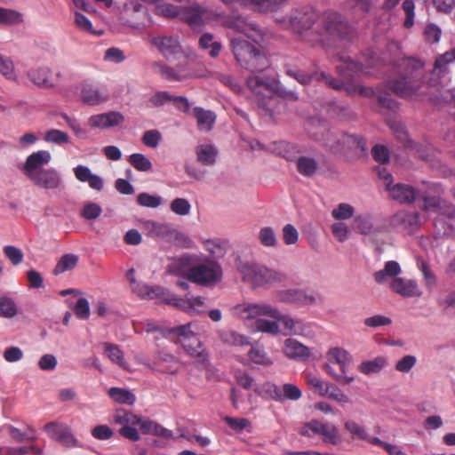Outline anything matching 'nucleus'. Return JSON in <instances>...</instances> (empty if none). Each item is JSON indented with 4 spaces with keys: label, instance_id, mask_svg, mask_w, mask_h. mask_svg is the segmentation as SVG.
<instances>
[{
    "label": "nucleus",
    "instance_id": "nucleus-57",
    "mask_svg": "<svg viewBox=\"0 0 455 455\" xmlns=\"http://www.w3.org/2000/svg\"><path fill=\"white\" fill-rule=\"evenodd\" d=\"M4 256L12 262V265L17 266L23 261L24 254L22 251L13 245H5L3 248Z\"/></svg>",
    "mask_w": 455,
    "mask_h": 455
},
{
    "label": "nucleus",
    "instance_id": "nucleus-15",
    "mask_svg": "<svg viewBox=\"0 0 455 455\" xmlns=\"http://www.w3.org/2000/svg\"><path fill=\"white\" fill-rule=\"evenodd\" d=\"M114 422L121 425L119 434L131 441L140 440V435L136 429V426H140L142 419L132 412L120 409L116 410L114 414Z\"/></svg>",
    "mask_w": 455,
    "mask_h": 455
},
{
    "label": "nucleus",
    "instance_id": "nucleus-9",
    "mask_svg": "<svg viewBox=\"0 0 455 455\" xmlns=\"http://www.w3.org/2000/svg\"><path fill=\"white\" fill-rule=\"evenodd\" d=\"M327 363L323 370L337 382L345 385L354 381L353 376H347V372L352 362V355L344 348L335 347L326 353Z\"/></svg>",
    "mask_w": 455,
    "mask_h": 455
},
{
    "label": "nucleus",
    "instance_id": "nucleus-48",
    "mask_svg": "<svg viewBox=\"0 0 455 455\" xmlns=\"http://www.w3.org/2000/svg\"><path fill=\"white\" fill-rule=\"evenodd\" d=\"M306 381L307 385L310 386L312 390L315 393H317L321 396H326L329 393L330 383H325L322 379H320L318 377H316L314 374H307L306 375Z\"/></svg>",
    "mask_w": 455,
    "mask_h": 455
},
{
    "label": "nucleus",
    "instance_id": "nucleus-38",
    "mask_svg": "<svg viewBox=\"0 0 455 455\" xmlns=\"http://www.w3.org/2000/svg\"><path fill=\"white\" fill-rule=\"evenodd\" d=\"M344 427L350 434L352 439L363 440L370 443V439L376 438V436L369 435L365 427L355 420H347L344 424Z\"/></svg>",
    "mask_w": 455,
    "mask_h": 455
},
{
    "label": "nucleus",
    "instance_id": "nucleus-45",
    "mask_svg": "<svg viewBox=\"0 0 455 455\" xmlns=\"http://www.w3.org/2000/svg\"><path fill=\"white\" fill-rule=\"evenodd\" d=\"M385 364L386 359L382 356H378L373 360L361 363L359 371L365 375L379 373L384 368Z\"/></svg>",
    "mask_w": 455,
    "mask_h": 455
},
{
    "label": "nucleus",
    "instance_id": "nucleus-10",
    "mask_svg": "<svg viewBox=\"0 0 455 455\" xmlns=\"http://www.w3.org/2000/svg\"><path fill=\"white\" fill-rule=\"evenodd\" d=\"M243 280L254 288L283 283L286 280L284 274L256 263H245L240 268Z\"/></svg>",
    "mask_w": 455,
    "mask_h": 455
},
{
    "label": "nucleus",
    "instance_id": "nucleus-29",
    "mask_svg": "<svg viewBox=\"0 0 455 455\" xmlns=\"http://www.w3.org/2000/svg\"><path fill=\"white\" fill-rule=\"evenodd\" d=\"M194 117L196 120L197 128L204 132L212 130L216 122V114L213 111L206 110L201 107H196L193 109Z\"/></svg>",
    "mask_w": 455,
    "mask_h": 455
},
{
    "label": "nucleus",
    "instance_id": "nucleus-58",
    "mask_svg": "<svg viewBox=\"0 0 455 455\" xmlns=\"http://www.w3.org/2000/svg\"><path fill=\"white\" fill-rule=\"evenodd\" d=\"M261 394L263 396L276 402H282L281 387L275 383L267 382L261 387Z\"/></svg>",
    "mask_w": 455,
    "mask_h": 455
},
{
    "label": "nucleus",
    "instance_id": "nucleus-17",
    "mask_svg": "<svg viewBox=\"0 0 455 455\" xmlns=\"http://www.w3.org/2000/svg\"><path fill=\"white\" fill-rule=\"evenodd\" d=\"M222 20V25L226 28L233 29L238 33L243 34L248 38L257 42L258 39L262 38V33L259 26L251 21H249L245 17L241 15L221 17L219 20Z\"/></svg>",
    "mask_w": 455,
    "mask_h": 455
},
{
    "label": "nucleus",
    "instance_id": "nucleus-27",
    "mask_svg": "<svg viewBox=\"0 0 455 455\" xmlns=\"http://www.w3.org/2000/svg\"><path fill=\"white\" fill-rule=\"evenodd\" d=\"M109 96L105 91L100 90L98 87L84 83L81 87V99L84 103L90 106H96L106 102Z\"/></svg>",
    "mask_w": 455,
    "mask_h": 455
},
{
    "label": "nucleus",
    "instance_id": "nucleus-18",
    "mask_svg": "<svg viewBox=\"0 0 455 455\" xmlns=\"http://www.w3.org/2000/svg\"><path fill=\"white\" fill-rule=\"evenodd\" d=\"M44 431L50 438L66 447H75L77 441L72 435L68 427L56 422H50L44 426Z\"/></svg>",
    "mask_w": 455,
    "mask_h": 455
},
{
    "label": "nucleus",
    "instance_id": "nucleus-16",
    "mask_svg": "<svg viewBox=\"0 0 455 455\" xmlns=\"http://www.w3.org/2000/svg\"><path fill=\"white\" fill-rule=\"evenodd\" d=\"M180 19L188 23L192 28H196L204 24L205 20H219L221 17V13L208 11L207 8L200 5L199 4H194L189 7L181 8Z\"/></svg>",
    "mask_w": 455,
    "mask_h": 455
},
{
    "label": "nucleus",
    "instance_id": "nucleus-26",
    "mask_svg": "<svg viewBox=\"0 0 455 455\" xmlns=\"http://www.w3.org/2000/svg\"><path fill=\"white\" fill-rule=\"evenodd\" d=\"M386 189L389 192V196L392 199L401 204H411L418 196L411 186L402 183H397L393 187H390V184H387Z\"/></svg>",
    "mask_w": 455,
    "mask_h": 455
},
{
    "label": "nucleus",
    "instance_id": "nucleus-49",
    "mask_svg": "<svg viewBox=\"0 0 455 455\" xmlns=\"http://www.w3.org/2000/svg\"><path fill=\"white\" fill-rule=\"evenodd\" d=\"M259 243L265 247H275L278 243L276 234L273 228L264 227L259 232Z\"/></svg>",
    "mask_w": 455,
    "mask_h": 455
},
{
    "label": "nucleus",
    "instance_id": "nucleus-4",
    "mask_svg": "<svg viewBox=\"0 0 455 455\" xmlns=\"http://www.w3.org/2000/svg\"><path fill=\"white\" fill-rule=\"evenodd\" d=\"M51 154L39 150L29 155L21 168L23 173L37 188L44 190H58L62 187L60 173L54 168H44L50 163Z\"/></svg>",
    "mask_w": 455,
    "mask_h": 455
},
{
    "label": "nucleus",
    "instance_id": "nucleus-24",
    "mask_svg": "<svg viewBox=\"0 0 455 455\" xmlns=\"http://www.w3.org/2000/svg\"><path fill=\"white\" fill-rule=\"evenodd\" d=\"M278 299L285 303H295L298 305H311L315 303L316 298L313 293L303 290H285L278 293Z\"/></svg>",
    "mask_w": 455,
    "mask_h": 455
},
{
    "label": "nucleus",
    "instance_id": "nucleus-14",
    "mask_svg": "<svg viewBox=\"0 0 455 455\" xmlns=\"http://www.w3.org/2000/svg\"><path fill=\"white\" fill-rule=\"evenodd\" d=\"M221 276L220 267L213 262L198 264L191 267L187 278L195 283L209 286L215 283Z\"/></svg>",
    "mask_w": 455,
    "mask_h": 455
},
{
    "label": "nucleus",
    "instance_id": "nucleus-23",
    "mask_svg": "<svg viewBox=\"0 0 455 455\" xmlns=\"http://www.w3.org/2000/svg\"><path fill=\"white\" fill-rule=\"evenodd\" d=\"M124 121V116L117 111H109L108 113L92 116L89 118V124L93 128L107 129L121 124Z\"/></svg>",
    "mask_w": 455,
    "mask_h": 455
},
{
    "label": "nucleus",
    "instance_id": "nucleus-55",
    "mask_svg": "<svg viewBox=\"0 0 455 455\" xmlns=\"http://www.w3.org/2000/svg\"><path fill=\"white\" fill-rule=\"evenodd\" d=\"M0 73L8 80H15L14 64L9 57L0 54Z\"/></svg>",
    "mask_w": 455,
    "mask_h": 455
},
{
    "label": "nucleus",
    "instance_id": "nucleus-63",
    "mask_svg": "<svg viewBox=\"0 0 455 455\" xmlns=\"http://www.w3.org/2000/svg\"><path fill=\"white\" fill-rule=\"evenodd\" d=\"M434 226L437 234L441 236H450L454 233V227L443 218L437 217L434 220Z\"/></svg>",
    "mask_w": 455,
    "mask_h": 455
},
{
    "label": "nucleus",
    "instance_id": "nucleus-2",
    "mask_svg": "<svg viewBox=\"0 0 455 455\" xmlns=\"http://www.w3.org/2000/svg\"><path fill=\"white\" fill-rule=\"evenodd\" d=\"M395 77L387 81L388 88L400 98H409L421 87L424 64L412 57H399L392 60Z\"/></svg>",
    "mask_w": 455,
    "mask_h": 455
},
{
    "label": "nucleus",
    "instance_id": "nucleus-41",
    "mask_svg": "<svg viewBox=\"0 0 455 455\" xmlns=\"http://www.w3.org/2000/svg\"><path fill=\"white\" fill-rule=\"evenodd\" d=\"M276 150L281 156L291 162L297 161L299 154L300 153L298 145L287 141H280L276 145Z\"/></svg>",
    "mask_w": 455,
    "mask_h": 455
},
{
    "label": "nucleus",
    "instance_id": "nucleus-35",
    "mask_svg": "<svg viewBox=\"0 0 455 455\" xmlns=\"http://www.w3.org/2000/svg\"><path fill=\"white\" fill-rule=\"evenodd\" d=\"M79 260V257L73 253L64 254L57 262L52 273L59 275L64 272L74 269Z\"/></svg>",
    "mask_w": 455,
    "mask_h": 455
},
{
    "label": "nucleus",
    "instance_id": "nucleus-7",
    "mask_svg": "<svg viewBox=\"0 0 455 455\" xmlns=\"http://www.w3.org/2000/svg\"><path fill=\"white\" fill-rule=\"evenodd\" d=\"M233 315L243 320L254 319L259 316H267L281 322L290 332H296L299 321L290 315H283L276 307L267 303H243L231 308Z\"/></svg>",
    "mask_w": 455,
    "mask_h": 455
},
{
    "label": "nucleus",
    "instance_id": "nucleus-12",
    "mask_svg": "<svg viewBox=\"0 0 455 455\" xmlns=\"http://www.w3.org/2000/svg\"><path fill=\"white\" fill-rule=\"evenodd\" d=\"M298 432L307 437L321 435L323 443L332 445H337L341 442L339 429L335 425L317 419L305 423L298 429Z\"/></svg>",
    "mask_w": 455,
    "mask_h": 455
},
{
    "label": "nucleus",
    "instance_id": "nucleus-50",
    "mask_svg": "<svg viewBox=\"0 0 455 455\" xmlns=\"http://www.w3.org/2000/svg\"><path fill=\"white\" fill-rule=\"evenodd\" d=\"M302 396L299 387L291 383H285L281 387V398L283 403L286 400L298 401Z\"/></svg>",
    "mask_w": 455,
    "mask_h": 455
},
{
    "label": "nucleus",
    "instance_id": "nucleus-61",
    "mask_svg": "<svg viewBox=\"0 0 455 455\" xmlns=\"http://www.w3.org/2000/svg\"><path fill=\"white\" fill-rule=\"evenodd\" d=\"M170 207L174 213L181 216L188 215L191 209L189 202L185 198H175Z\"/></svg>",
    "mask_w": 455,
    "mask_h": 455
},
{
    "label": "nucleus",
    "instance_id": "nucleus-42",
    "mask_svg": "<svg viewBox=\"0 0 455 455\" xmlns=\"http://www.w3.org/2000/svg\"><path fill=\"white\" fill-rule=\"evenodd\" d=\"M454 61L455 47L436 57L435 61V70L437 72L438 76H443L448 71L447 66Z\"/></svg>",
    "mask_w": 455,
    "mask_h": 455
},
{
    "label": "nucleus",
    "instance_id": "nucleus-64",
    "mask_svg": "<svg viewBox=\"0 0 455 455\" xmlns=\"http://www.w3.org/2000/svg\"><path fill=\"white\" fill-rule=\"evenodd\" d=\"M68 135L67 132H64L60 130L52 129L48 131L45 133L44 140L48 142H52L55 144H63L68 142Z\"/></svg>",
    "mask_w": 455,
    "mask_h": 455
},
{
    "label": "nucleus",
    "instance_id": "nucleus-32",
    "mask_svg": "<svg viewBox=\"0 0 455 455\" xmlns=\"http://www.w3.org/2000/svg\"><path fill=\"white\" fill-rule=\"evenodd\" d=\"M29 79L37 85L52 87L54 85L51 79V70L48 68H32L28 71Z\"/></svg>",
    "mask_w": 455,
    "mask_h": 455
},
{
    "label": "nucleus",
    "instance_id": "nucleus-30",
    "mask_svg": "<svg viewBox=\"0 0 455 455\" xmlns=\"http://www.w3.org/2000/svg\"><path fill=\"white\" fill-rule=\"evenodd\" d=\"M298 172L303 177H313L319 169V164L314 157L301 156L296 161Z\"/></svg>",
    "mask_w": 455,
    "mask_h": 455
},
{
    "label": "nucleus",
    "instance_id": "nucleus-39",
    "mask_svg": "<svg viewBox=\"0 0 455 455\" xmlns=\"http://www.w3.org/2000/svg\"><path fill=\"white\" fill-rule=\"evenodd\" d=\"M401 272L400 265L394 260L386 262L384 269L377 271L374 274V279L378 283H382L387 276L395 277Z\"/></svg>",
    "mask_w": 455,
    "mask_h": 455
},
{
    "label": "nucleus",
    "instance_id": "nucleus-3",
    "mask_svg": "<svg viewBox=\"0 0 455 455\" xmlns=\"http://www.w3.org/2000/svg\"><path fill=\"white\" fill-rule=\"evenodd\" d=\"M322 134H313L315 140L322 141L323 146L335 155H341L348 161H355L366 156L367 146L364 139L357 134H349L321 126Z\"/></svg>",
    "mask_w": 455,
    "mask_h": 455
},
{
    "label": "nucleus",
    "instance_id": "nucleus-40",
    "mask_svg": "<svg viewBox=\"0 0 455 455\" xmlns=\"http://www.w3.org/2000/svg\"><path fill=\"white\" fill-rule=\"evenodd\" d=\"M108 395L115 402L122 404L132 405L135 403V395L129 390L121 387H111Z\"/></svg>",
    "mask_w": 455,
    "mask_h": 455
},
{
    "label": "nucleus",
    "instance_id": "nucleus-53",
    "mask_svg": "<svg viewBox=\"0 0 455 455\" xmlns=\"http://www.w3.org/2000/svg\"><path fill=\"white\" fill-rule=\"evenodd\" d=\"M255 328L258 331L273 335L279 332V326L276 321H269L262 318H258L256 320Z\"/></svg>",
    "mask_w": 455,
    "mask_h": 455
},
{
    "label": "nucleus",
    "instance_id": "nucleus-8",
    "mask_svg": "<svg viewBox=\"0 0 455 455\" xmlns=\"http://www.w3.org/2000/svg\"><path fill=\"white\" fill-rule=\"evenodd\" d=\"M353 32V27L350 25L347 19L340 12L327 10L320 14L318 28L315 30L317 43L321 41V37L324 35L346 39L350 37Z\"/></svg>",
    "mask_w": 455,
    "mask_h": 455
},
{
    "label": "nucleus",
    "instance_id": "nucleus-6",
    "mask_svg": "<svg viewBox=\"0 0 455 455\" xmlns=\"http://www.w3.org/2000/svg\"><path fill=\"white\" fill-rule=\"evenodd\" d=\"M231 51L236 63L243 69L254 74L261 73L270 67V60L259 44H252L236 37L230 41Z\"/></svg>",
    "mask_w": 455,
    "mask_h": 455
},
{
    "label": "nucleus",
    "instance_id": "nucleus-36",
    "mask_svg": "<svg viewBox=\"0 0 455 455\" xmlns=\"http://www.w3.org/2000/svg\"><path fill=\"white\" fill-rule=\"evenodd\" d=\"M355 228L363 235H375L382 231L379 226H375L370 216H358L355 219Z\"/></svg>",
    "mask_w": 455,
    "mask_h": 455
},
{
    "label": "nucleus",
    "instance_id": "nucleus-31",
    "mask_svg": "<svg viewBox=\"0 0 455 455\" xmlns=\"http://www.w3.org/2000/svg\"><path fill=\"white\" fill-rule=\"evenodd\" d=\"M140 430L145 435H154L161 436L165 439H171L173 437V433L160 424L151 419H142L140 423Z\"/></svg>",
    "mask_w": 455,
    "mask_h": 455
},
{
    "label": "nucleus",
    "instance_id": "nucleus-20",
    "mask_svg": "<svg viewBox=\"0 0 455 455\" xmlns=\"http://www.w3.org/2000/svg\"><path fill=\"white\" fill-rule=\"evenodd\" d=\"M424 210L438 213L441 218H455V205L435 196H423Z\"/></svg>",
    "mask_w": 455,
    "mask_h": 455
},
{
    "label": "nucleus",
    "instance_id": "nucleus-13",
    "mask_svg": "<svg viewBox=\"0 0 455 455\" xmlns=\"http://www.w3.org/2000/svg\"><path fill=\"white\" fill-rule=\"evenodd\" d=\"M150 43L155 46L164 58L172 61L173 60L182 59L187 62L188 57L182 50L179 37L176 36L159 35L153 36Z\"/></svg>",
    "mask_w": 455,
    "mask_h": 455
},
{
    "label": "nucleus",
    "instance_id": "nucleus-47",
    "mask_svg": "<svg viewBox=\"0 0 455 455\" xmlns=\"http://www.w3.org/2000/svg\"><path fill=\"white\" fill-rule=\"evenodd\" d=\"M129 164L139 172H149L152 169L150 160L143 154L134 153L128 158Z\"/></svg>",
    "mask_w": 455,
    "mask_h": 455
},
{
    "label": "nucleus",
    "instance_id": "nucleus-1",
    "mask_svg": "<svg viewBox=\"0 0 455 455\" xmlns=\"http://www.w3.org/2000/svg\"><path fill=\"white\" fill-rule=\"evenodd\" d=\"M380 60L372 50H366L356 60L349 57L342 59L339 65L336 67L339 79L331 77L325 73L307 74L296 68L285 67V73L294 78L299 84L306 85L312 80L324 81L325 84L336 91L344 90L348 95L358 93L363 97H371L374 91L371 87L361 86L358 84V74H371L370 69L378 68Z\"/></svg>",
    "mask_w": 455,
    "mask_h": 455
},
{
    "label": "nucleus",
    "instance_id": "nucleus-46",
    "mask_svg": "<svg viewBox=\"0 0 455 455\" xmlns=\"http://www.w3.org/2000/svg\"><path fill=\"white\" fill-rule=\"evenodd\" d=\"M105 354L114 363H116L121 368L125 369L126 368V362L124 357V353L120 350L118 346L111 344V343H105Z\"/></svg>",
    "mask_w": 455,
    "mask_h": 455
},
{
    "label": "nucleus",
    "instance_id": "nucleus-56",
    "mask_svg": "<svg viewBox=\"0 0 455 455\" xmlns=\"http://www.w3.org/2000/svg\"><path fill=\"white\" fill-rule=\"evenodd\" d=\"M418 267L424 275L425 284H426L427 288L428 290H432V288L436 283V278H435V274L430 269L429 265L425 260L420 259L418 261Z\"/></svg>",
    "mask_w": 455,
    "mask_h": 455
},
{
    "label": "nucleus",
    "instance_id": "nucleus-5",
    "mask_svg": "<svg viewBox=\"0 0 455 455\" xmlns=\"http://www.w3.org/2000/svg\"><path fill=\"white\" fill-rule=\"evenodd\" d=\"M320 13L310 6L292 9L287 16L277 20L282 28L297 35L299 40L313 46L317 43L315 33Z\"/></svg>",
    "mask_w": 455,
    "mask_h": 455
},
{
    "label": "nucleus",
    "instance_id": "nucleus-44",
    "mask_svg": "<svg viewBox=\"0 0 455 455\" xmlns=\"http://www.w3.org/2000/svg\"><path fill=\"white\" fill-rule=\"evenodd\" d=\"M23 21L22 14L13 9L0 7V25L12 26Z\"/></svg>",
    "mask_w": 455,
    "mask_h": 455
},
{
    "label": "nucleus",
    "instance_id": "nucleus-21",
    "mask_svg": "<svg viewBox=\"0 0 455 455\" xmlns=\"http://www.w3.org/2000/svg\"><path fill=\"white\" fill-rule=\"evenodd\" d=\"M391 224L406 234H411L419 226V215L418 212H399L392 217Z\"/></svg>",
    "mask_w": 455,
    "mask_h": 455
},
{
    "label": "nucleus",
    "instance_id": "nucleus-37",
    "mask_svg": "<svg viewBox=\"0 0 455 455\" xmlns=\"http://www.w3.org/2000/svg\"><path fill=\"white\" fill-rule=\"evenodd\" d=\"M248 88L255 94H261L265 91L270 92L272 79H264L258 76H251L246 81Z\"/></svg>",
    "mask_w": 455,
    "mask_h": 455
},
{
    "label": "nucleus",
    "instance_id": "nucleus-51",
    "mask_svg": "<svg viewBox=\"0 0 455 455\" xmlns=\"http://www.w3.org/2000/svg\"><path fill=\"white\" fill-rule=\"evenodd\" d=\"M248 356L257 364L271 365L273 363L271 358L267 355L265 350L259 347H251L248 353Z\"/></svg>",
    "mask_w": 455,
    "mask_h": 455
},
{
    "label": "nucleus",
    "instance_id": "nucleus-33",
    "mask_svg": "<svg viewBox=\"0 0 455 455\" xmlns=\"http://www.w3.org/2000/svg\"><path fill=\"white\" fill-rule=\"evenodd\" d=\"M220 340L228 346L242 347L250 344L249 338L233 330H226L219 332Z\"/></svg>",
    "mask_w": 455,
    "mask_h": 455
},
{
    "label": "nucleus",
    "instance_id": "nucleus-25",
    "mask_svg": "<svg viewBox=\"0 0 455 455\" xmlns=\"http://www.w3.org/2000/svg\"><path fill=\"white\" fill-rule=\"evenodd\" d=\"M186 64L187 62L182 61L176 68H172L162 61H155L151 64V69L166 80L180 81L185 77L181 73L185 71Z\"/></svg>",
    "mask_w": 455,
    "mask_h": 455
},
{
    "label": "nucleus",
    "instance_id": "nucleus-54",
    "mask_svg": "<svg viewBox=\"0 0 455 455\" xmlns=\"http://www.w3.org/2000/svg\"><path fill=\"white\" fill-rule=\"evenodd\" d=\"M137 203L144 207L157 208L162 204V197L148 193H140L137 196Z\"/></svg>",
    "mask_w": 455,
    "mask_h": 455
},
{
    "label": "nucleus",
    "instance_id": "nucleus-22",
    "mask_svg": "<svg viewBox=\"0 0 455 455\" xmlns=\"http://www.w3.org/2000/svg\"><path fill=\"white\" fill-rule=\"evenodd\" d=\"M392 291L403 297H420L422 291H420L418 283L414 280L395 277L390 283Z\"/></svg>",
    "mask_w": 455,
    "mask_h": 455
},
{
    "label": "nucleus",
    "instance_id": "nucleus-60",
    "mask_svg": "<svg viewBox=\"0 0 455 455\" xmlns=\"http://www.w3.org/2000/svg\"><path fill=\"white\" fill-rule=\"evenodd\" d=\"M101 212L102 209L98 204L86 203L83 207L81 216L85 220H92L100 217Z\"/></svg>",
    "mask_w": 455,
    "mask_h": 455
},
{
    "label": "nucleus",
    "instance_id": "nucleus-52",
    "mask_svg": "<svg viewBox=\"0 0 455 455\" xmlns=\"http://www.w3.org/2000/svg\"><path fill=\"white\" fill-rule=\"evenodd\" d=\"M181 8L172 4L163 3L156 7V13L165 18H175L180 16Z\"/></svg>",
    "mask_w": 455,
    "mask_h": 455
},
{
    "label": "nucleus",
    "instance_id": "nucleus-43",
    "mask_svg": "<svg viewBox=\"0 0 455 455\" xmlns=\"http://www.w3.org/2000/svg\"><path fill=\"white\" fill-rule=\"evenodd\" d=\"M199 45L202 49H210L209 55L212 58L219 56L221 50V44L213 41V36L210 33H204L199 38Z\"/></svg>",
    "mask_w": 455,
    "mask_h": 455
},
{
    "label": "nucleus",
    "instance_id": "nucleus-11",
    "mask_svg": "<svg viewBox=\"0 0 455 455\" xmlns=\"http://www.w3.org/2000/svg\"><path fill=\"white\" fill-rule=\"evenodd\" d=\"M168 331L179 339L184 350L188 355L196 358V363L198 365H206L208 355L199 338L191 331V323L171 328Z\"/></svg>",
    "mask_w": 455,
    "mask_h": 455
},
{
    "label": "nucleus",
    "instance_id": "nucleus-59",
    "mask_svg": "<svg viewBox=\"0 0 455 455\" xmlns=\"http://www.w3.org/2000/svg\"><path fill=\"white\" fill-rule=\"evenodd\" d=\"M17 313L16 305L13 300L9 298H0V317L12 318Z\"/></svg>",
    "mask_w": 455,
    "mask_h": 455
},
{
    "label": "nucleus",
    "instance_id": "nucleus-28",
    "mask_svg": "<svg viewBox=\"0 0 455 455\" xmlns=\"http://www.w3.org/2000/svg\"><path fill=\"white\" fill-rule=\"evenodd\" d=\"M283 352L290 359L307 360L310 356L309 348L292 338L284 340Z\"/></svg>",
    "mask_w": 455,
    "mask_h": 455
},
{
    "label": "nucleus",
    "instance_id": "nucleus-19",
    "mask_svg": "<svg viewBox=\"0 0 455 455\" xmlns=\"http://www.w3.org/2000/svg\"><path fill=\"white\" fill-rule=\"evenodd\" d=\"M225 5L238 4L240 6L252 9L260 12H273L287 0H220Z\"/></svg>",
    "mask_w": 455,
    "mask_h": 455
},
{
    "label": "nucleus",
    "instance_id": "nucleus-62",
    "mask_svg": "<svg viewBox=\"0 0 455 455\" xmlns=\"http://www.w3.org/2000/svg\"><path fill=\"white\" fill-rule=\"evenodd\" d=\"M354 214V208L348 204H339L336 209L331 212V215L335 220H347Z\"/></svg>",
    "mask_w": 455,
    "mask_h": 455
},
{
    "label": "nucleus",
    "instance_id": "nucleus-34",
    "mask_svg": "<svg viewBox=\"0 0 455 455\" xmlns=\"http://www.w3.org/2000/svg\"><path fill=\"white\" fill-rule=\"evenodd\" d=\"M216 148L210 144L199 145L196 148L197 161L204 165H212L216 162Z\"/></svg>",
    "mask_w": 455,
    "mask_h": 455
}]
</instances>
